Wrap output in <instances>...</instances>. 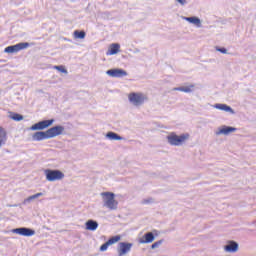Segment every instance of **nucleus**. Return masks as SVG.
<instances>
[{
  "mask_svg": "<svg viewBox=\"0 0 256 256\" xmlns=\"http://www.w3.org/2000/svg\"><path fill=\"white\" fill-rule=\"evenodd\" d=\"M185 21H188V23H192L193 25H196L197 27H201V20L197 17H184Z\"/></svg>",
  "mask_w": 256,
  "mask_h": 256,
  "instance_id": "nucleus-20",
  "label": "nucleus"
},
{
  "mask_svg": "<svg viewBox=\"0 0 256 256\" xmlns=\"http://www.w3.org/2000/svg\"><path fill=\"white\" fill-rule=\"evenodd\" d=\"M101 197L103 199L104 207H107L110 211H115L119 206V202L115 200V193L102 192Z\"/></svg>",
  "mask_w": 256,
  "mask_h": 256,
  "instance_id": "nucleus-2",
  "label": "nucleus"
},
{
  "mask_svg": "<svg viewBox=\"0 0 256 256\" xmlns=\"http://www.w3.org/2000/svg\"><path fill=\"white\" fill-rule=\"evenodd\" d=\"M11 119H13V121H23V115L17 114V113H13L11 115Z\"/></svg>",
  "mask_w": 256,
  "mask_h": 256,
  "instance_id": "nucleus-24",
  "label": "nucleus"
},
{
  "mask_svg": "<svg viewBox=\"0 0 256 256\" xmlns=\"http://www.w3.org/2000/svg\"><path fill=\"white\" fill-rule=\"evenodd\" d=\"M106 137H108V139H110L111 141H121V139H123L121 136L114 132H108L106 134Z\"/></svg>",
  "mask_w": 256,
  "mask_h": 256,
  "instance_id": "nucleus-22",
  "label": "nucleus"
},
{
  "mask_svg": "<svg viewBox=\"0 0 256 256\" xmlns=\"http://www.w3.org/2000/svg\"><path fill=\"white\" fill-rule=\"evenodd\" d=\"M29 47V43L22 42L18 43L16 45L8 46L5 48V53H19V51H23V49H27Z\"/></svg>",
  "mask_w": 256,
  "mask_h": 256,
  "instance_id": "nucleus-6",
  "label": "nucleus"
},
{
  "mask_svg": "<svg viewBox=\"0 0 256 256\" xmlns=\"http://www.w3.org/2000/svg\"><path fill=\"white\" fill-rule=\"evenodd\" d=\"M128 99L132 105L139 107V105H143L147 101V95L141 92H132L128 95Z\"/></svg>",
  "mask_w": 256,
  "mask_h": 256,
  "instance_id": "nucleus-3",
  "label": "nucleus"
},
{
  "mask_svg": "<svg viewBox=\"0 0 256 256\" xmlns=\"http://www.w3.org/2000/svg\"><path fill=\"white\" fill-rule=\"evenodd\" d=\"M33 141H43L45 139H49V135L46 132H36L32 135Z\"/></svg>",
  "mask_w": 256,
  "mask_h": 256,
  "instance_id": "nucleus-14",
  "label": "nucleus"
},
{
  "mask_svg": "<svg viewBox=\"0 0 256 256\" xmlns=\"http://www.w3.org/2000/svg\"><path fill=\"white\" fill-rule=\"evenodd\" d=\"M189 137V133L177 135L175 132H172L167 136V141L174 147H181V145H185L189 141Z\"/></svg>",
  "mask_w": 256,
  "mask_h": 256,
  "instance_id": "nucleus-1",
  "label": "nucleus"
},
{
  "mask_svg": "<svg viewBox=\"0 0 256 256\" xmlns=\"http://www.w3.org/2000/svg\"><path fill=\"white\" fill-rule=\"evenodd\" d=\"M237 131V128H233V127H230V126H226L222 129H220V132L222 135H229V133H233Z\"/></svg>",
  "mask_w": 256,
  "mask_h": 256,
  "instance_id": "nucleus-21",
  "label": "nucleus"
},
{
  "mask_svg": "<svg viewBox=\"0 0 256 256\" xmlns=\"http://www.w3.org/2000/svg\"><path fill=\"white\" fill-rule=\"evenodd\" d=\"M195 89V85L191 84L186 87H176L173 88V91H181L182 93H191Z\"/></svg>",
  "mask_w": 256,
  "mask_h": 256,
  "instance_id": "nucleus-17",
  "label": "nucleus"
},
{
  "mask_svg": "<svg viewBox=\"0 0 256 256\" xmlns=\"http://www.w3.org/2000/svg\"><path fill=\"white\" fill-rule=\"evenodd\" d=\"M119 51H121V45L118 43H112L110 44L106 55H117Z\"/></svg>",
  "mask_w": 256,
  "mask_h": 256,
  "instance_id": "nucleus-12",
  "label": "nucleus"
},
{
  "mask_svg": "<svg viewBox=\"0 0 256 256\" xmlns=\"http://www.w3.org/2000/svg\"><path fill=\"white\" fill-rule=\"evenodd\" d=\"M239 249V244L235 241H230L228 245L225 246V251L228 253H236Z\"/></svg>",
  "mask_w": 256,
  "mask_h": 256,
  "instance_id": "nucleus-15",
  "label": "nucleus"
},
{
  "mask_svg": "<svg viewBox=\"0 0 256 256\" xmlns=\"http://www.w3.org/2000/svg\"><path fill=\"white\" fill-rule=\"evenodd\" d=\"M12 232L16 233L17 235H22V237H33V235H35V230L30 228H16L12 230Z\"/></svg>",
  "mask_w": 256,
  "mask_h": 256,
  "instance_id": "nucleus-8",
  "label": "nucleus"
},
{
  "mask_svg": "<svg viewBox=\"0 0 256 256\" xmlns=\"http://www.w3.org/2000/svg\"><path fill=\"white\" fill-rule=\"evenodd\" d=\"M153 241H155V236L151 232L146 233L142 238L139 239V243L141 244L153 243Z\"/></svg>",
  "mask_w": 256,
  "mask_h": 256,
  "instance_id": "nucleus-13",
  "label": "nucleus"
},
{
  "mask_svg": "<svg viewBox=\"0 0 256 256\" xmlns=\"http://www.w3.org/2000/svg\"><path fill=\"white\" fill-rule=\"evenodd\" d=\"M144 203H149V201H147V200H144Z\"/></svg>",
  "mask_w": 256,
  "mask_h": 256,
  "instance_id": "nucleus-30",
  "label": "nucleus"
},
{
  "mask_svg": "<svg viewBox=\"0 0 256 256\" xmlns=\"http://www.w3.org/2000/svg\"><path fill=\"white\" fill-rule=\"evenodd\" d=\"M218 51H220V53H227V49H225V48H220V49H218Z\"/></svg>",
  "mask_w": 256,
  "mask_h": 256,
  "instance_id": "nucleus-29",
  "label": "nucleus"
},
{
  "mask_svg": "<svg viewBox=\"0 0 256 256\" xmlns=\"http://www.w3.org/2000/svg\"><path fill=\"white\" fill-rule=\"evenodd\" d=\"M177 3H179L180 5H185L187 3V0H176Z\"/></svg>",
  "mask_w": 256,
  "mask_h": 256,
  "instance_id": "nucleus-28",
  "label": "nucleus"
},
{
  "mask_svg": "<svg viewBox=\"0 0 256 256\" xmlns=\"http://www.w3.org/2000/svg\"><path fill=\"white\" fill-rule=\"evenodd\" d=\"M53 69H56V71H60V73H65V75H67V69H65V66L63 65L54 66Z\"/></svg>",
  "mask_w": 256,
  "mask_h": 256,
  "instance_id": "nucleus-25",
  "label": "nucleus"
},
{
  "mask_svg": "<svg viewBox=\"0 0 256 256\" xmlns=\"http://www.w3.org/2000/svg\"><path fill=\"white\" fill-rule=\"evenodd\" d=\"M7 143V130L0 126V148Z\"/></svg>",
  "mask_w": 256,
  "mask_h": 256,
  "instance_id": "nucleus-16",
  "label": "nucleus"
},
{
  "mask_svg": "<svg viewBox=\"0 0 256 256\" xmlns=\"http://www.w3.org/2000/svg\"><path fill=\"white\" fill-rule=\"evenodd\" d=\"M214 108L219 109L220 111H226L227 113H233V109L227 104H215Z\"/></svg>",
  "mask_w": 256,
  "mask_h": 256,
  "instance_id": "nucleus-19",
  "label": "nucleus"
},
{
  "mask_svg": "<svg viewBox=\"0 0 256 256\" xmlns=\"http://www.w3.org/2000/svg\"><path fill=\"white\" fill-rule=\"evenodd\" d=\"M97 227H99V223L93 220H88L86 222V229L88 231H97Z\"/></svg>",
  "mask_w": 256,
  "mask_h": 256,
  "instance_id": "nucleus-18",
  "label": "nucleus"
},
{
  "mask_svg": "<svg viewBox=\"0 0 256 256\" xmlns=\"http://www.w3.org/2000/svg\"><path fill=\"white\" fill-rule=\"evenodd\" d=\"M47 131L48 139H53V137H58V135H63L65 127L63 126H54L49 128Z\"/></svg>",
  "mask_w": 256,
  "mask_h": 256,
  "instance_id": "nucleus-7",
  "label": "nucleus"
},
{
  "mask_svg": "<svg viewBox=\"0 0 256 256\" xmlns=\"http://www.w3.org/2000/svg\"><path fill=\"white\" fill-rule=\"evenodd\" d=\"M55 123L54 119L40 121L30 127L31 131H43Z\"/></svg>",
  "mask_w": 256,
  "mask_h": 256,
  "instance_id": "nucleus-5",
  "label": "nucleus"
},
{
  "mask_svg": "<svg viewBox=\"0 0 256 256\" xmlns=\"http://www.w3.org/2000/svg\"><path fill=\"white\" fill-rule=\"evenodd\" d=\"M119 241H121L120 235H116V236L110 238L106 243H104L100 247V251H107V249H109L110 245H115V243H119Z\"/></svg>",
  "mask_w": 256,
  "mask_h": 256,
  "instance_id": "nucleus-9",
  "label": "nucleus"
},
{
  "mask_svg": "<svg viewBox=\"0 0 256 256\" xmlns=\"http://www.w3.org/2000/svg\"><path fill=\"white\" fill-rule=\"evenodd\" d=\"M45 175L47 181L53 182V181H61V179H64L65 174L61 172V170H51L47 169L45 170Z\"/></svg>",
  "mask_w": 256,
  "mask_h": 256,
  "instance_id": "nucleus-4",
  "label": "nucleus"
},
{
  "mask_svg": "<svg viewBox=\"0 0 256 256\" xmlns=\"http://www.w3.org/2000/svg\"><path fill=\"white\" fill-rule=\"evenodd\" d=\"M85 35H86L85 31H79V30L74 31L75 39H83Z\"/></svg>",
  "mask_w": 256,
  "mask_h": 256,
  "instance_id": "nucleus-23",
  "label": "nucleus"
},
{
  "mask_svg": "<svg viewBox=\"0 0 256 256\" xmlns=\"http://www.w3.org/2000/svg\"><path fill=\"white\" fill-rule=\"evenodd\" d=\"M39 197H43V193H36V194H34V195H32V196H30V197H28L27 199H26V201H33V199H37V198H39Z\"/></svg>",
  "mask_w": 256,
  "mask_h": 256,
  "instance_id": "nucleus-26",
  "label": "nucleus"
},
{
  "mask_svg": "<svg viewBox=\"0 0 256 256\" xmlns=\"http://www.w3.org/2000/svg\"><path fill=\"white\" fill-rule=\"evenodd\" d=\"M163 243V240L157 241L154 244H152L151 249H157V247H159V245H161Z\"/></svg>",
  "mask_w": 256,
  "mask_h": 256,
  "instance_id": "nucleus-27",
  "label": "nucleus"
},
{
  "mask_svg": "<svg viewBox=\"0 0 256 256\" xmlns=\"http://www.w3.org/2000/svg\"><path fill=\"white\" fill-rule=\"evenodd\" d=\"M106 73L110 77H116V78L127 77V71L123 69H110Z\"/></svg>",
  "mask_w": 256,
  "mask_h": 256,
  "instance_id": "nucleus-11",
  "label": "nucleus"
},
{
  "mask_svg": "<svg viewBox=\"0 0 256 256\" xmlns=\"http://www.w3.org/2000/svg\"><path fill=\"white\" fill-rule=\"evenodd\" d=\"M131 247H133L132 243L121 242L118 248L119 256L127 255L131 251Z\"/></svg>",
  "mask_w": 256,
  "mask_h": 256,
  "instance_id": "nucleus-10",
  "label": "nucleus"
}]
</instances>
